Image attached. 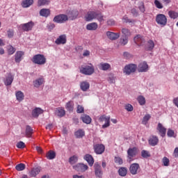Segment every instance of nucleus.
I'll list each match as a JSON object with an SVG mask.
<instances>
[{"mask_svg":"<svg viewBox=\"0 0 178 178\" xmlns=\"http://www.w3.org/2000/svg\"><path fill=\"white\" fill-rule=\"evenodd\" d=\"M107 80H108V83H110V84L115 83V77H113V76L108 77Z\"/></svg>","mask_w":178,"mask_h":178,"instance_id":"774afa93","label":"nucleus"},{"mask_svg":"<svg viewBox=\"0 0 178 178\" xmlns=\"http://www.w3.org/2000/svg\"><path fill=\"white\" fill-rule=\"evenodd\" d=\"M155 47V43L152 40H148L145 44L144 48L145 51H152Z\"/></svg>","mask_w":178,"mask_h":178,"instance_id":"4be33fe9","label":"nucleus"},{"mask_svg":"<svg viewBox=\"0 0 178 178\" xmlns=\"http://www.w3.org/2000/svg\"><path fill=\"white\" fill-rule=\"evenodd\" d=\"M125 109L126 111H127V112H133V110L134 109V108L131 104H128L125 105Z\"/></svg>","mask_w":178,"mask_h":178,"instance_id":"13d9d810","label":"nucleus"},{"mask_svg":"<svg viewBox=\"0 0 178 178\" xmlns=\"http://www.w3.org/2000/svg\"><path fill=\"white\" fill-rule=\"evenodd\" d=\"M154 5L158 9H162L163 8V5H162V3L159 0H154Z\"/></svg>","mask_w":178,"mask_h":178,"instance_id":"864d4df0","label":"nucleus"},{"mask_svg":"<svg viewBox=\"0 0 178 178\" xmlns=\"http://www.w3.org/2000/svg\"><path fill=\"white\" fill-rule=\"evenodd\" d=\"M14 76L10 73H8L6 75V78L3 79V83L5 86H12V83H13Z\"/></svg>","mask_w":178,"mask_h":178,"instance_id":"2eb2a0df","label":"nucleus"},{"mask_svg":"<svg viewBox=\"0 0 178 178\" xmlns=\"http://www.w3.org/2000/svg\"><path fill=\"white\" fill-rule=\"evenodd\" d=\"M66 41H67V39H66V35H60L55 41V43L57 44V45H60L61 44H66Z\"/></svg>","mask_w":178,"mask_h":178,"instance_id":"412c9836","label":"nucleus"},{"mask_svg":"<svg viewBox=\"0 0 178 178\" xmlns=\"http://www.w3.org/2000/svg\"><path fill=\"white\" fill-rule=\"evenodd\" d=\"M68 16L70 20H74V19H77V16H79V11L76 10L69 11Z\"/></svg>","mask_w":178,"mask_h":178,"instance_id":"393cba45","label":"nucleus"},{"mask_svg":"<svg viewBox=\"0 0 178 178\" xmlns=\"http://www.w3.org/2000/svg\"><path fill=\"white\" fill-rule=\"evenodd\" d=\"M95 19L99 22V23H102V22H105V19H104V15L101 13H97L96 12V17Z\"/></svg>","mask_w":178,"mask_h":178,"instance_id":"c03bdc74","label":"nucleus"},{"mask_svg":"<svg viewBox=\"0 0 178 178\" xmlns=\"http://www.w3.org/2000/svg\"><path fill=\"white\" fill-rule=\"evenodd\" d=\"M84 159L88 162L89 166H92V165H94V158L90 154H86L84 156Z\"/></svg>","mask_w":178,"mask_h":178,"instance_id":"c756f323","label":"nucleus"},{"mask_svg":"<svg viewBox=\"0 0 178 178\" xmlns=\"http://www.w3.org/2000/svg\"><path fill=\"white\" fill-rule=\"evenodd\" d=\"M26 137H31L32 134H33V128H31V127H30V125H27L26 127Z\"/></svg>","mask_w":178,"mask_h":178,"instance_id":"58836bf2","label":"nucleus"},{"mask_svg":"<svg viewBox=\"0 0 178 178\" xmlns=\"http://www.w3.org/2000/svg\"><path fill=\"white\" fill-rule=\"evenodd\" d=\"M131 13L135 17H137V16H138V11H137L136 8H132Z\"/></svg>","mask_w":178,"mask_h":178,"instance_id":"69168bd1","label":"nucleus"},{"mask_svg":"<svg viewBox=\"0 0 178 178\" xmlns=\"http://www.w3.org/2000/svg\"><path fill=\"white\" fill-rule=\"evenodd\" d=\"M15 169L19 172H22V170H24V169H26V165L24 163H19L15 166Z\"/></svg>","mask_w":178,"mask_h":178,"instance_id":"de8ad7c7","label":"nucleus"},{"mask_svg":"<svg viewBox=\"0 0 178 178\" xmlns=\"http://www.w3.org/2000/svg\"><path fill=\"white\" fill-rule=\"evenodd\" d=\"M159 143V138L156 136H152L149 138V144L152 147H155V145H158Z\"/></svg>","mask_w":178,"mask_h":178,"instance_id":"6ab92c4d","label":"nucleus"},{"mask_svg":"<svg viewBox=\"0 0 178 178\" xmlns=\"http://www.w3.org/2000/svg\"><path fill=\"white\" fill-rule=\"evenodd\" d=\"M138 9L142 12V13H144L145 12V6H144V3H140L138 6Z\"/></svg>","mask_w":178,"mask_h":178,"instance_id":"052dcab7","label":"nucleus"},{"mask_svg":"<svg viewBox=\"0 0 178 178\" xmlns=\"http://www.w3.org/2000/svg\"><path fill=\"white\" fill-rule=\"evenodd\" d=\"M137 101H138V104H140L141 106L145 105V97H144V96L139 95L137 97Z\"/></svg>","mask_w":178,"mask_h":178,"instance_id":"49530a36","label":"nucleus"},{"mask_svg":"<svg viewBox=\"0 0 178 178\" xmlns=\"http://www.w3.org/2000/svg\"><path fill=\"white\" fill-rule=\"evenodd\" d=\"M128 42L129 38H127V36H122L120 39L119 44L120 45H122V47H124V45H127Z\"/></svg>","mask_w":178,"mask_h":178,"instance_id":"c9c22d12","label":"nucleus"},{"mask_svg":"<svg viewBox=\"0 0 178 178\" xmlns=\"http://www.w3.org/2000/svg\"><path fill=\"white\" fill-rule=\"evenodd\" d=\"M99 122L101 123H104V122H105V124L102 125V129H106V127H109V126H111V117L105 115H101L99 118Z\"/></svg>","mask_w":178,"mask_h":178,"instance_id":"7ed1b4c3","label":"nucleus"},{"mask_svg":"<svg viewBox=\"0 0 178 178\" xmlns=\"http://www.w3.org/2000/svg\"><path fill=\"white\" fill-rule=\"evenodd\" d=\"M56 115L59 118H63V116L66 115V111L65 108L59 107L56 110Z\"/></svg>","mask_w":178,"mask_h":178,"instance_id":"c85d7f7f","label":"nucleus"},{"mask_svg":"<svg viewBox=\"0 0 178 178\" xmlns=\"http://www.w3.org/2000/svg\"><path fill=\"white\" fill-rule=\"evenodd\" d=\"M47 29L51 31V30H54L55 29V25L54 23H49L47 25Z\"/></svg>","mask_w":178,"mask_h":178,"instance_id":"338daca9","label":"nucleus"},{"mask_svg":"<svg viewBox=\"0 0 178 178\" xmlns=\"http://www.w3.org/2000/svg\"><path fill=\"white\" fill-rule=\"evenodd\" d=\"M156 22L158 24H161V26H166V24L168 23V19L165 15L159 14L156 17Z\"/></svg>","mask_w":178,"mask_h":178,"instance_id":"0eeeda50","label":"nucleus"},{"mask_svg":"<svg viewBox=\"0 0 178 178\" xmlns=\"http://www.w3.org/2000/svg\"><path fill=\"white\" fill-rule=\"evenodd\" d=\"M163 166H169L170 161L168 157H163L162 159Z\"/></svg>","mask_w":178,"mask_h":178,"instance_id":"6e6d98bb","label":"nucleus"},{"mask_svg":"<svg viewBox=\"0 0 178 178\" xmlns=\"http://www.w3.org/2000/svg\"><path fill=\"white\" fill-rule=\"evenodd\" d=\"M157 130L161 137H165V136H166V128H165L161 122L157 125Z\"/></svg>","mask_w":178,"mask_h":178,"instance_id":"aec40b11","label":"nucleus"},{"mask_svg":"<svg viewBox=\"0 0 178 178\" xmlns=\"http://www.w3.org/2000/svg\"><path fill=\"white\" fill-rule=\"evenodd\" d=\"M94 72H95V68L92 64L81 67L80 68V73H82V74H86V76H91V74H93Z\"/></svg>","mask_w":178,"mask_h":178,"instance_id":"f03ea898","label":"nucleus"},{"mask_svg":"<svg viewBox=\"0 0 178 178\" xmlns=\"http://www.w3.org/2000/svg\"><path fill=\"white\" fill-rule=\"evenodd\" d=\"M137 155V147L129 148L127 150V158L128 161L131 162L134 160V157Z\"/></svg>","mask_w":178,"mask_h":178,"instance_id":"6e6552de","label":"nucleus"},{"mask_svg":"<svg viewBox=\"0 0 178 178\" xmlns=\"http://www.w3.org/2000/svg\"><path fill=\"white\" fill-rule=\"evenodd\" d=\"M140 164L137 163H134L131 164L129 167V172L131 174H132L134 176H136V175H138L140 173Z\"/></svg>","mask_w":178,"mask_h":178,"instance_id":"39448f33","label":"nucleus"},{"mask_svg":"<svg viewBox=\"0 0 178 178\" xmlns=\"http://www.w3.org/2000/svg\"><path fill=\"white\" fill-rule=\"evenodd\" d=\"M106 36L108 38V40H111V41H115V40H118V38H119V37H120V33L107 31Z\"/></svg>","mask_w":178,"mask_h":178,"instance_id":"dca6fc26","label":"nucleus"},{"mask_svg":"<svg viewBox=\"0 0 178 178\" xmlns=\"http://www.w3.org/2000/svg\"><path fill=\"white\" fill-rule=\"evenodd\" d=\"M149 119H151V115H149V114H146V115L143 117V120H142L143 124H147V123H148V120H149Z\"/></svg>","mask_w":178,"mask_h":178,"instance_id":"09e8293b","label":"nucleus"},{"mask_svg":"<svg viewBox=\"0 0 178 178\" xmlns=\"http://www.w3.org/2000/svg\"><path fill=\"white\" fill-rule=\"evenodd\" d=\"M111 67V64L108 63H101L99 65V69L100 70H104V71L110 70Z\"/></svg>","mask_w":178,"mask_h":178,"instance_id":"a878e982","label":"nucleus"},{"mask_svg":"<svg viewBox=\"0 0 178 178\" xmlns=\"http://www.w3.org/2000/svg\"><path fill=\"white\" fill-rule=\"evenodd\" d=\"M33 63L42 66L47 63V58L43 54H36L32 58Z\"/></svg>","mask_w":178,"mask_h":178,"instance_id":"f257e3e1","label":"nucleus"},{"mask_svg":"<svg viewBox=\"0 0 178 178\" xmlns=\"http://www.w3.org/2000/svg\"><path fill=\"white\" fill-rule=\"evenodd\" d=\"M7 51L8 55H13V54L16 52V48L13 47V46L10 44L7 47Z\"/></svg>","mask_w":178,"mask_h":178,"instance_id":"79ce46f5","label":"nucleus"},{"mask_svg":"<svg viewBox=\"0 0 178 178\" xmlns=\"http://www.w3.org/2000/svg\"><path fill=\"white\" fill-rule=\"evenodd\" d=\"M15 95H16L17 100L19 101V102L24 99V94L22 91L17 92Z\"/></svg>","mask_w":178,"mask_h":178,"instance_id":"e433bc0d","label":"nucleus"},{"mask_svg":"<svg viewBox=\"0 0 178 178\" xmlns=\"http://www.w3.org/2000/svg\"><path fill=\"white\" fill-rule=\"evenodd\" d=\"M81 120H82V122L86 123V124H90L91 123V121H92L91 117H90V115H87L86 114H83L81 117Z\"/></svg>","mask_w":178,"mask_h":178,"instance_id":"2f4dec72","label":"nucleus"},{"mask_svg":"<svg viewBox=\"0 0 178 178\" xmlns=\"http://www.w3.org/2000/svg\"><path fill=\"white\" fill-rule=\"evenodd\" d=\"M86 29L90 31H94L98 29V24H97V22L88 24L86 26Z\"/></svg>","mask_w":178,"mask_h":178,"instance_id":"7c9ffc66","label":"nucleus"},{"mask_svg":"<svg viewBox=\"0 0 178 178\" xmlns=\"http://www.w3.org/2000/svg\"><path fill=\"white\" fill-rule=\"evenodd\" d=\"M44 83V78H39L33 81V86L36 88H38V87H40V86H42Z\"/></svg>","mask_w":178,"mask_h":178,"instance_id":"72a5a7b5","label":"nucleus"},{"mask_svg":"<svg viewBox=\"0 0 178 178\" xmlns=\"http://www.w3.org/2000/svg\"><path fill=\"white\" fill-rule=\"evenodd\" d=\"M19 27L23 31H31L34 27V22L31 21L25 24H22Z\"/></svg>","mask_w":178,"mask_h":178,"instance_id":"1a4fd4ad","label":"nucleus"},{"mask_svg":"<svg viewBox=\"0 0 178 178\" xmlns=\"http://www.w3.org/2000/svg\"><path fill=\"white\" fill-rule=\"evenodd\" d=\"M168 16L170 19H173L175 20L178 17V12L175 10H170L168 11Z\"/></svg>","mask_w":178,"mask_h":178,"instance_id":"4c0bfd02","label":"nucleus"},{"mask_svg":"<svg viewBox=\"0 0 178 178\" xmlns=\"http://www.w3.org/2000/svg\"><path fill=\"white\" fill-rule=\"evenodd\" d=\"M141 156H143V158H149V156H151V154H149V152L147 150H143L141 152Z\"/></svg>","mask_w":178,"mask_h":178,"instance_id":"3c124183","label":"nucleus"},{"mask_svg":"<svg viewBox=\"0 0 178 178\" xmlns=\"http://www.w3.org/2000/svg\"><path fill=\"white\" fill-rule=\"evenodd\" d=\"M134 41L138 47H144L145 44V39L141 35H137L134 37Z\"/></svg>","mask_w":178,"mask_h":178,"instance_id":"9b49d317","label":"nucleus"},{"mask_svg":"<svg viewBox=\"0 0 178 178\" xmlns=\"http://www.w3.org/2000/svg\"><path fill=\"white\" fill-rule=\"evenodd\" d=\"M122 33L123 34L122 36L124 37H130V35H131V33L130 32V30H129L128 29H126V28H123L122 29Z\"/></svg>","mask_w":178,"mask_h":178,"instance_id":"a18cd8bd","label":"nucleus"},{"mask_svg":"<svg viewBox=\"0 0 178 178\" xmlns=\"http://www.w3.org/2000/svg\"><path fill=\"white\" fill-rule=\"evenodd\" d=\"M94 168L96 177L102 178L104 172H102V168H101L99 163H95L94 165Z\"/></svg>","mask_w":178,"mask_h":178,"instance_id":"ddd939ff","label":"nucleus"},{"mask_svg":"<svg viewBox=\"0 0 178 178\" xmlns=\"http://www.w3.org/2000/svg\"><path fill=\"white\" fill-rule=\"evenodd\" d=\"M25 147H26V145L22 141H20L18 143H17V148L23 149V148H25Z\"/></svg>","mask_w":178,"mask_h":178,"instance_id":"e2e57ef3","label":"nucleus"},{"mask_svg":"<svg viewBox=\"0 0 178 178\" xmlns=\"http://www.w3.org/2000/svg\"><path fill=\"white\" fill-rule=\"evenodd\" d=\"M68 20L69 17H67V15L65 14H60L54 17L53 22H54V23L62 24L65 23V22H67Z\"/></svg>","mask_w":178,"mask_h":178,"instance_id":"20e7f679","label":"nucleus"},{"mask_svg":"<svg viewBox=\"0 0 178 178\" xmlns=\"http://www.w3.org/2000/svg\"><path fill=\"white\" fill-rule=\"evenodd\" d=\"M85 132L82 129H79L75 132V136L76 138H81L82 137H84Z\"/></svg>","mask_w":178,"mask_h":178,"instance_id":"37998d69","label":"nucleus"},{"mask_svg":"<svg viewBox=\"0 0 178 178\" xmlns=\"http://www.w3.org/2000/svg\"><path fill=\"white\" fill-rule=\"evenodd\" d=\"M23 56H24V51H17L15 54V60L16 63H20L23 60Z\"/></svg>","mask_w":178,"mask_h":178,"instance_id":"f3484780","label":"nucleus"},{"mask_svg":"<svg viewBox=\"0 0 178 178\" xmlns=\"http://www.w3.org/2000/svg\"><path fill=\"white\" fill-rule=\"evenodd\" d=\"M97 16V12L95 11H89L85 17V20L86 22H91L95 19Z\"/></svg>","mask_w":178,"mask_h":178,"instance_id":"a211bd4d","label":"nucleus"},{"mask_svg":"<svg viewBox=\"0 0 178 178\" xmlns=\"http://www.w3.org/2000/svg\"><path fill=\"white\" fill-rule=\"evenodd\" d=\"M149 69L148 64H147L145 61L140 63L137 67V70L139 73H145L148 72Z\"/></svg>","mask_w":178,"mask_h":178,"instance_id":"9d476101","label":"nucleus"},{"mask_svg":"<svg viewBox=\"0 0 178 178\" xmlns=\"http://www.w3.org/2000/svg\"><path fill=\"white\" fill-rule=\"evenodd\" d=\"M168 137H174L175 136V131L169 129L167 132Z\"/></svg>","mask_w":178,"mask_h":178,"instance_id":"680f3d73","label":"nucleus"},{"mask_svg":"<svg viewBox=\"0 0 178 178\" xmlns=\"http://www.w3.org/2000/svg\"><path fill=\"white\" fill-rule=\"evenodd\" d=\"M74 106V104H73V102L70 101L66 104L65 108L67 111H69L70 112H72Z\"/></svg>","mask_w":178,"mask_h":178,"instance_id":"a19ab883","label":"nucleus"},{"mask_svg":"<svg viewBox=\"0 0 178 178\" xmlns=\"http://www.w3.org/2000/svg\"><path fill=\"white\" fill-rule=\"evenodd\" d=\"M76 113H84V107L81 105L77 106Z\"/></svg>","mask_w":178,"mask_h":178,"instance_id":"bf43d9fd","label":"nucleus"},{"mask_svg":"<svg viewBox=\"0 0 178 178\" xmlns=\"http://www.w3.org/2000/svg\"><path fill=\"white\" fill-rule=\"evenodd\" d=\"M136 70H137V65L129 64L124 67V73L129 75V74H131V73L136 72Z\"/></svg>","mask_w":178,"mask_h":178,"instance_id":"423d86ee","label":"nucleus"},{"mask_svg":"<svg viewBox=\"0 0 178 178\" xmlns=\"http://www.w3.org/2000/svg\"><path fill=\"white\" fill-rule=\"evenodd\" d=\"M77 161H78L77 156H72L69 159V162L71 165H74V163H76Z\"/></svg>","mask_w":178,"mask_h":178,"instance_id":"603ef678","label":"nucleus"},{"mask_svg":"<svg viewBox=\"0 0 178 178\" xmlns=\"http://www.w3.org/2000/svg\"><path fill=\"white\" fill-rule=\"evenodd\" d=\"M41 172V167H36L31 169L30 171L31 177H35Z\"/></svg>","mask_w":178,"mask_h":178,"instance_id":"b1692460","label":"nucleus"},{"mask_svg":"<svg viewBox=\"0 0 178 178\" xmlns=\"http://www.w3.org/2000/svg\"><path fill=\"white\" fill-rule=\"evenodd\" d=\"M73 169L76 170V172H83L88 170V165L83 163H78L73 166Z\"/></svg>","mask_w":178,"mask_h":178,"instance_id":"4468645a","label":"nucleus"},{"mask_svg":"<svg viewBox=\"0 0 178 178\" xmlns=\"http://www.w3.org/2000/svg\"><path fill=\"white\" fill-rule=\"evenodd\" d=\"M40 15L42 17H48L51 15V10L48 8H42L40 10Z\"/></svg>","mask_w":178,"mask_h":178,"instance_id":"bb28decb","label":"nucleus"},{"mask_svg":"<svg viewBox=\"0 0 178 178\" xmlns=\"http://www.w3.org/2000/svg\"><path fill=\"white\" fill-rule=\"evenodd\" d=\"M51 0H38V6H45V5H49Z\"/></svg>","mask_w":178,"mask_h":178,"instance_id":"ea45409f","label":"nucleus"},{"mask_svg":"<svg viewBox=\"0 0 178 178\" xmlns=\"http://www.w3.org/2000/svg\"><path fill=\"white\" fill-rule=\"evenodd\" d=\"M42 113H44V110H42L41 108H35L32 111V116L33 118H38V116L42 115Z\"/></svg>","mask_w":178,"mask_h":178,"instance_id":"5701e85b","label":"nucleus"},{"mask_svg":"<svg viewBox=\"0 0 178 178\" xmlns=\"http://www.w3.org/2000/svg\"><path fill=\"white\" fill-rule=\"evenodd\" d=\"M107 24H108V26H115V20L110 19L107 20Z\"/></svg>","mask_w":178,"mask_h":178,"instance_id":"0e129e2a","label":"nucleus"},{"mask_svg":"<svg viewBox=\"0 0 178 178\" xmlns=\"http://www.w3.org/2000/svg\"><path fill=\"white\" fill-rule=\"evenodd\" d=\"M94 151L97 155H101L105 152V145L102 144H96L93 146Z\"/></svg>","mask_w":178,"mask_h":178,"instance_id":"f8f14e48","label":"nucleus"},{"mask_svg":"<svg viewBox=\"0 0 178 178\" xmlns=\"http://www.w3.org/2000/svg\"><path fill=\"white\" fill-rule=\"evenodd\" d=\"M80 88L82 91H87L90 89V83H88V81L81 82Z\"/></svg>","mask_w":178,"mask_h":178,"instance_id":"cd10ccee","label":"nucleus"},{"mask_svg":"<svg viewBox=\"0 0 178 178\" xmlns=\"http://www.w3.org/2000/svg\"><path fill=\"white\" fill-rule=\"evenodd\" d=\"M55 152L50 151L47 154V159H54L56 156Z\"/></svg>","mask_w":178,"mask_h":178,"instance_id":"8fccbe9b","label":"nucleus"},{"mask_svg":"<svg viewBox=\"0 0 178 178\" xmlns=\"http://www.w3.org/2000/svg\"><path fill=\"white\" fill-rule=\"evenodd\" d=\"M14 35H15V31H13V29H8L7 31V36L8 38H13Z\"/></svg>","mask_w":178,"mask_h":178,"instance_id":"5fc2aeb1","label":"nucleus"},{"mask_svg":"<svg viewBox=\"0 0 178 178\" xmlns=\"http://www.w3.org/2000/svg\"><path fill=\"white\" fill-rule=\"evenodd\" d=\"M115 163L118 165H123V159L120 157H115L114 159Z\"/></svg>","mask_w":178,"mask_h":178,"instance_id":"4d7b16f0","label":"nucleus"},{"mask_svg":"<svg viewBox=\"0 0 178 178\" xmlns=\"http://www.w3.org/2000/svg\"><path fill=\"white\" fill-rule=\"evenodd\" d=\"M34 3V0H24L22 3V8H30Z\"/></svg>","mask_w":178,"mask_h":178,"instance_id":"f704fd0d","label":"nucleus"},{"mask_svg":"<svg viewBox=\"0 0 178 178\" xmlns=\"http://www.w3.org/2000/svg\"><path fill=\"white\" fill-rule=\"evenodd\" d=\"M118 174L121 177H126L127 176V168L121 167L118 170Z\"/></svg>","mask_w":178,"mask_h":178,"instance_id":"473e14b6","label":"nucleus"}]
</instances>
